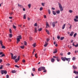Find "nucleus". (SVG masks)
I'll use <instances>...</instances> for the list:
<instances>
[{"label":"nucleus","instance_id":"1","mask_svg":"<svg viewBox=\"0 0 78 78\" xmlns=\"http://www.w3.org/2000/svg\"><path fill=\"white\" fill-rule=\"evenodd\" d=\"M20 39H22V36H21V35H19L17 37V38H16L17 44H18V43H19V42H20Z\"/></svg>","mask_w":78,"mask_h":78},{"label":"nucleus","instance_id":"2","mask_svg":"<svg viewBox=\"0 0 78 78\" xmlns=\"http://www.w3.org/2000/svg\"><path fill=\"white\" fill-rule=\"evenodd\" d=\"M45 70V67L44 66L41 67L38 69V71H41L42 70Z\"/></svg>","mask_w":78,"mask_h":78},{"label":"nucleus","instance_id":"3","mask_svg":"<svg viewBox=\"0 0 78 78\" xmlns=\"http://www.w3.org/2000/svg\"><path fill=\"white\" fill-rule=\"evenodd\" d=\"M58 5L59 6V8L60 9L61 11H62L64 10V9H63V8H62V5H61V4H60L59 3H58Z\"/></svg>","mask_w":78,"mask_h":78},{"label":"nucleus","instance_id":"4","mask_svg":"<svg viewBox=\"0 0 78 78\" xmlns=\"http://www.w3.org/2000/svg\"><path fill=\"white\" fill-rule=\"evenodd\" d=\"M1 73L2 75H3L4 73L5 74H6L7 73V71L6 70H1Z\"/></svg>","mask_w":78,"mask_h":78},{"label":"nucleus","instance_id":"5","mask_svg":"<svg viewBox=\"0 0 78 78\" xmlns=\"http://www.w3.org/2000/svg\"><path fill=\"white\" fill-rule=\"evenodd\" d=\"M20 59V56H19L17 59H16L15 60V62H18V61H19Z\"/></svg>","mask_w":78,"mask_h":78},{"label":"nucleus","instance_id":"6","mask_svg":"<svg viewBox=\"0 0 78 78\" xmlns=\"http://www.w3.org/2000/svg\"><path fill=\"white\" fill-rule=\"evenodd\" d=\"M57 23V21H56V22H53L52 23V27H55V24Z\"/></svg>","mask_w":78,"mask_h":78},{"label":"nucleus","instance_id":"7","mask_svg":"<svg viewBox=\"0 0 78 78\" xmlns=\"http://www.w3.org/2000/svg\"><path fill=\"white\" fill-rule=\"evenodd\" d=\"M64 58H65V60L66 61H68V62H69L70 61V58H67L66 57H64Z\"/></svg>","mask_w":78,"mask_h":78},{"label":"nucleus","instance_id":"8","mask_svg":"<svg viewBox=\"0 0 78 78\" xmlns=\"http://www.w3.org/2000/svg\"><path fill=\"white\" fill-rule=\"evenodd\" d=\"M61 59L62 60V61H66V58H65L62 57L61 58Z\"/></svg>","mask_w":78,"mask_h":78},{"label":"nucleus","instance_id":"9","mask_svg":"<svg viewBox=\"0 0 78 78\" xmlns=\"http://www.w3.org/2000/svg\"><path fill=\"white\" fill-rule=\"evenodd\" d=\"M74 34V32H71V33L69 34V36H73V34Z\"/></svg>","mask_w":78,"mask_h":78},{"label":"nucleus","instance_id":"10","mask_svg":"<svg viewBox=\"0 0 78 78\" xmlns=\"http://www.w3.org/2000/svg\"><path fill=\"white\" fill-rule=\"evenodd\" d=\"M73 73H75L76 75H78V72L76 71L75 70L74 71Z\"/></svg>","mask_w":78,"mask_h":78},{"label":"nucleus","instance_id":"11","mask_svg":"<svg viewBox=\"0 0 78 78\" xmlns=\"http://www.w3.org/2000/svg\"><path fill=\"white\" fill-rule=\"evenodd\" d=\"M73 68L74 70H75V69H77V67L73 65Z\"/></svg>","mask_w":78,"mask_h":78},{"label":"nucleus","instance_id":"12","mask_svg":"<svg viewBox=\"0 0 78 78\" xmlns=\"http://www.w3.org/2000/svg\"><path fill=\"white\" fill-rule=\"evenodd\" d=\"M10 55H11V59H13V57H14V55H13V54L12 53H10Z\"/></svg>","mask_w":78,"mask_h":78},{"label":"nucleus","instance_id":"13","mask_svg":"<svg viewBox=\"0 0 78 78\" xmlns=\"http://www.w3.org/2000/svg\"><path fill=\"white\" fill-rule=\"evenodd\" d=\"M45 44L44 45V46L45 47H46L48 45V43H47V42H45Z\"/></svg>","mask_w":78,"mask_h":78},{"label":"nucleus","instance_id":"14","mask_svg":"<svg viewBox=\"0 0 78 78\" xmlns=\"http://www.w3.org/2000/svg\"><path fill=\"white\" fill-rule=\"evenodd\" d=\"M56 59L58 62H59L60 61V58H59V57H58V58H57Z\"/></svg>","mask_w":78,"mask_h":78},{"label":"nucleus","instance_id":"15","mask_svg":"<svg viewBox=\"0 0 78 78\" xmlns=\"http://www.w3.org/2000/svg\"><path fill=\"white\" fill-rule=\"evenodd\" d=\"M66 27V24H64L62 27V30H64V28H65V27Z\"/></svg>","mask_w":78,"mask_h":78},{"label":"nucleus","instance_id":"16","mask_svg":"<svg viewBox=\"0 0 78 78\" xmlns=\"http://www.w3.org/2000/svg\"><path fill=\"white\" fill-rule=\"evenodd\" d=\"M45 31H46V32L48 34H50V33L49 32V31L48 30H46Z\"/></svg>","mask_w":78,"mask_h":78},{"label":"nucleus","instance_id":"17","mask_svg":"<svg viewBox=\"0 0 78 78\" xmlns=\"http://www.w3.org/2000/svg\"><path fill=\"white\" fill-rule=\"evenodd\" d=\"M51 61L52 62H54V61H55V59L53 58H52L51 59Z\"/></svg>","mask_w":78,"mask_h":78},{"label":"nucleus","instance_id":"18","mask_svg":"<svg viewBox=\"0 0 78 78\" xmlns=\"http://www.w3.org/2000/svg\"><path fill=\"white\" fill-rule=\"evenodd\" d=\"M56 12L57 14H59L60 13V10H58V11H56Z\"/></svg>","mask_w":78,"mask_h":78},{"label":"nucleus","instance_id":"19","mask_svg":"<svg viewBox=\"0 0 78 78\" xmlns=\"http://www.w3.org/2000/svg\"><path fill=\"white\" fill-rule=\"evenodd\" d=\"M27 16V15L25 14L24 15H23V19H26V17Z\"/></svg>","mask_w":78,"mask_h":78},{"label":"nucleus","instance_id":"20","mask_svg":"<svg viewBox=\"0 0 78 78\" xmlns=\"http://www.w3.org/2000/svg\"><path fill=\"white\" fill-rule=\"evenodd\" d=\"M18 6H19V7L22 8V5H20L19 4H18Z\"/></svg>","mask_w":78,"mask_h":78},{"label":"nucleus","instance_id":"21","mask_svg":"<svg viewBox=\"0 0 78 78\" xmlns=\"http://www.w3.org/2000/svg\"><path fill=\"white\" fill-rule=\"evenodd\" d=\"M0 44L1 45H3V42L1 40L0 41Z\"/></svg>","mask_w":78,"mask_h":78},{"label":"nucleus","instance_id":"22","mask_svg":"<svg viewBox=\"0 0 78 78\" xmlns=\"http://www.w3.org/2000/svg\"><path fill=\"white\" fill-rule=\"evenodd\" d=\"M31 5L30 4H29L28 5L29 8H31Z\"/></svg>","mask_w":78,"mask_h":78},{"label":"nucleus","instance_id":"23","mask_svg":"<svg viewBox=\"0 0 78 78\" xmlns=\"http://www.w3.org/2000/svg\"><path fill=\"white\" fill-rule=\"evenodd\" d=\"M64 39V37H61L60 38V40H61V41H62V40H63Z\"/></svg>","mask_w":78,"mask_h":78},{"label":"nucleus","instance_id":"24","mask_svg":"<svg viewBox=\"0 0 78 78\" xmlns=\"http://www.w3.org/2000/svg\"><path fill=\"white\" fill-rule=\"evenodd\" d=\"M35 30H34V32L35 33H37V29H36V28H35Z\"/></svg>","mask_w":78,"mask_h":78},{"label":"nucleus","instance_id":"25","mask_svg":"<svg viewBox=\"0 0 78 78\" xmlns=\"http://www.w3.org/2000/svg\"><path fill=\"white\" fill-rule=\"evenodd\" d=\"M77 35V34L76 33H75L73 35V37H76V36Z\"/></svg>","mask_w":78,"mask_h":78},{"label":"nucleus","instance_id":"26","mask_svg":"<svg viewBox=\"0 0 78 78\" xmlns=\"http://www.w3.org/2000/svg\"><path fill=\"white\" fill-rule=\"evenodd\" d=\"M46 23L47 27H49V25L48 24V22H46Z\"/></svg>","mask_w":78,"mask_h":78},{"label":"nucleus","instance_id":"27","mask_svg":"<svg viewBox=\"0 0 78 78\" xmlns=\"http://www.w3.org/2000/svg\"><path fill=\"white\" fill-rule=\"evenodd\" d=\"M57 50H56V49H55V51L53 52V53H57Z\"/></svg>","mask_w":78,"mask_h":78},{"label":"nucleus","instance_id":"28","mask_svg":"<svg viewBox=\"0 0 78 78\" xmlns=\"http://www.w3.org/2000/svg\"><path fill=\"white\" fill-rule=\"evenodd\" d=\"M5 56V54H2V55L1 56H0V57H3V56Z\"/></svg>","mask_w":78,"mask_h":78},{"label":"nucleus","instance_id":"29","mask_svg":"<svg viewBox=\"0 0 78 78\" xmlns=\"http://www.w3.org/2000/svg\"><path fill=\"white\" fill-rule=\"evenodd\" d=\"M20 48H22V49H23V48H25V46H20Z\"/></svg>","mask_w":78,"mask_h":78},{"label":"nucleus","instance_id":"30","mask_svg":"<svg viewBox=\"0 0 78 78\" xmlns=\"http://www.w3.org/2000/svg\"><path fill=\"white\" fill-rule=\"evenodd\" d=\"M27 42L24 41V44L25 45L27 46Z\"/></svg>","mask_w":78,"mask_h":78},{"label":"nucleus","instance_id":"31","mask_svg":"<svg viewBox=\"0 0 78 78\" xmlns=\"http://www.w3.org/2000/svg\"><path fill=\"white\" fill-rule=\"evenodd\" d=\"M17 58V56H14L13 57V59H14V60L16 58Z\"/></svg>","mask_w":78,"mask_h":78},{"label":"nucleus","instance_id":"32","mask_svg":"<svg viewBox=\"0 0 78 78\" xmlns=\"http://www.w3.org/2000/svg\"><path fill=\"white\" fill-rule=\"evenodd\" d=\"M74 21L75 22H78V20H77L76 19H74Z\"/></svg>","mask_w":78,"mask_h":78},{"label":"nucleus","instance_id":"33","mask_svg":"<svg viewBox=\"0 0 78 78\" xmlns=\"http://www.w3.org/2000/svg\"><path fill=\"white\" fill-rule=\"evenodd\" d=\"M16 72L15 70H12V73H16Z\"/></svg>","mask_w":78,"mask_h":78},{"label":"nucleus","instance_id":"34","mask_svg":"<svg viewBox=\"0 0 78 78\" xmlns=\"http://www.w3.org/2000/svg\"><path fill=\"white\" fill-rule=\"evenodd\" d=\"M48 12L49 14H50L51 13V11H50V9H48Z\"/></svg>","mask_w":78,"mask_h":78},{"label":"nucleus","instance_id":"35","mask_svg":"<svg viewBox=\"0 0 78 78\" xmlns=\"http://www.w3.org/2000/svg\"><path fill=\"white\" fill-rule=\"evenodd\" d=\"M1 46H2V48H5V47L4 46H3V45H1Z\"/></svg>","mask_w":78,"mask_h":78},{"label":"nucleus","instance_id":"36","mask_svg":"<svg viewBox=\"0 0 78 78\" xmlns=\"http://www.w3.org/2000/svg\"><path fill=\"white\" fill-rule=\"evenodd\" d=\"M13 27L14 29H16V27L14 26V25H13Z\"/></svg>","mask_w":78,"mask_h":78},{"label":"nucleus","instance_id":"37","mask_svg":"<svg viewBox=\"0 0 78 78\" xmlns=\"http://www.w3.org/2000/svg\"><path fill=\"white\" fill-rule=\"evenodd\" d=\"M3 65H1V67H0V69L1 70V69H3Z\"/></svg>","mask_w":78,"mask_h":78},{"label":"nucleus","instance_id":"38","mask_svg":"<svg viewBox=\"0 0 78 78\" xmlns=\"http://www.w3.org/2000/svg\"><path fill=\"white\" fill-rule=\"evenodd\" d=\"M53 14H54V15H56V12H55L53 11Z\"/></svg>","mask_w":78,"mask_h":78},{"label":"nucleus","instance_id":"39","mask_svg":"<svg viewBox=\"0 0 78 78\" xmlns=\"http://www.w3.org/2000/svg\"><path fill=\"white\" fill-rule=\"evenodd\" d=\"M44 4H45V3H41V5L43 6H45V5H44Z\"/></svg>","mask_w":78,"mask_h":78},{"label":"nucleus","instance_id":"40","mask_svg":"<svg viewBox=\"0 0 78 78\" xmlns=\"http://www.w3.org/2000/svg\"><path fill=\"white\" fill-rule=\"evenodd\" d=\"M38 31H42V28H41L40 29H38Z\"/></svg>","mask_w":78,"mask_h":78},{"label":"nucleus","instance_id":"41","mask_svg":"<svg viewBox=\"0 0 78 78\" xmlns=\"http://www.w3.org/2000/svg\"><path fill=\"white\" fill-rule=\"evenodd\" d=\"M33 46L34 47H36V43H34L33 45Z\"/></svg>","mask_w":78,"mask_h":78},{"label":"nucleus","instance_id":"42","mask_svg":"<svg viewBox=\"0 0 78 78\" xmlns=\"http://www.w3.org/2000/svg\"><path fill=\"white\" fill-rule=\"evenodd\" d=\"M15 67H17V68H19V66H18L17 65H15Z\"/></svg>","mask_w":78,"mask_h":78},{"label":"nucleus","instance_id":"43","mask_svg":"<svg viewBox=\"0 0 78 78\" xmlns=\"http://www.w3.org/2000/svg\"><path fill=\"white\" fill-rule=\"evenodd\" d=\"M76 58H75V57H73L72 58V60L73 61H75V59H76Z\"/></svg>","mask_w":78,"mask_h":78},{"label":"nucleus","instance_id":"44","mask_svg":"<svg viewBox=\"0 0 78 78\" xmlns=\"http://www.w3.org/2000/svg\"><path fill=\"white\" fill-rule=\"evenodd\" d=\"M22 62L23 63H25V60L23 59L22 60Z\"/></svg>","mask_w":78,"mask_h":78},{"label":"nucleus","instance_id":"45","mask_svg":"<svg viewBox=\"0 0 78 78\" xmlns=\"http://www.w3.org/2000/svg\"><path fill=\"white\" fill-rule=\"evenodd\" d=\"M57 39H60V36H57Z\"/></svg>","mask_w":78,"mask_h":78},{"label":"nucleus","instance_id":"46","mask_svg":"<svg viewBox=\"0 0 78 78\" xmlns=\"http://www.w3.org/2000/svg\"><path fill=\"white\" fill-rule=\"evenodd\" d=\"M69 12L70 13H72V12H73V11L71 10H70L69 11Z\"/></svg>","mask_w":78,"mask_h":78},{"label":"nucleus","instance_id":"47","mask_svg":"<svg viewBox=\"0 0 78 78\" xmlns=\"http://www.w3.org/2000/svg\"><path fill=\"white\" fill-rule=\"evenodd\" d=\"M43 9V8L42 7H41L40 9V11H42Z\"/></svg>","mask_w":78,"mask_h":78},{"label":"nucleus","instance_id":"48","mask_svg":"<svg viewBox=\"0 0 78 78\" xmlns=\"http://www.w3.org/2000/svg\"><path fill=\"white\" fill-rule=\"evenodd\" d=\"M32 70L33 72H35V68H33Z\"/></svg>","mask_w":78,"mask_h":78},{"label":"nucleus","instance_id":"49","mask_svg":"<svg viewBox=\"0 0 78 78\" xmlns=\"http://www.w3.org/2000/svg\"><path fill=\"white\" fill-rule=\"evenodd\" d=\"M35 56L36 58H37V53H36L35 55Z\"/></svg>","mask_w":78,"mask_h":78},{"label":"nucleus","instance_id":"50","mask_svg":"<svg viewBox=\"0 0 78 78\" xmlns=\"http://www.w3.org/2000/svg\"><path fill=\"white\" fill-rule=\"evenodd\" d=\"M47 42H48L50 41V39H48V38H47L46 39Z\"/></svg>","mask_w":78,"mask_h":78},{"label":"nucleus","instance_id":"51","mask_svg":"<svg viewBox=\"0 0 78 78\" xmlns=\"http://www.w3.org/2000/svg\"><path fill=\"white\" fill-rule=\"evenodd\" d=\"M58 56H57V57H56V56H54L53 57V58H56L57 59V58H58Z\"/></svg>","mask_w":78,"mask_h":78},{"label":"nucleus","instance_id":"52","mask_svg":"<svg viewBox=\"0 0 78 78\" xmlns=\"http://www.w3.org/2000/svg\"><path fill=\"white\" fill-rule=\"evenodd\" d=\"M10 36V37H12V34H9Z\"/></svg>","mask_w":78,"mask_h":78},{"label":"nucleus","instance_id":"53","mask_svg":"<svg viewBox=\"0 0 78 78\" xmlns=\"http://www.w3.org/2000/svg\"><path fill=\"white\" fill-rule=\"evenodd\" d=\"M75 18H76V19H78V16H76V17H75Z\"/></svg>","mask_w":78,"mask_h":78},{"label":"nucleus","instance_id":"54","mask_svg":"<svg viewBox=\"0 0 78 78\" xmlns=\"http://www.w3.org/2000/svg\"><path fill=\"white\" fill-rule=\"evenodd\" d=\"M9 75H6V78H9Z\"/></svg>","mask_w":78,"mask_h":78},{"label":"nucleus","instance_id":"55","mask_svg":"<svg viewBox=\"0 0 78 78\" xmlns=\"http://www.w3.org/2000/svg\"><path fill=\"white\" fill-rule=\"evenodd\" d=\"M70 55V52H69L68 53H67L68 55Z\"/></svg>","mask_w":78,"mask_h":78},{"label":"nucleus","instance_id":"56","mask_svg":"<svg viewBox=\"0 0 78 78\" xmlns=\"http://www.w3.org/2000/svg\"><path fill=\"white\" fill-rule=\"evenodd\" d=\"M10 65V64L9 63H8L7 64H6V66H9Z\"/></svg>","mask_w":78,"mask_h":78},{"label":"nucleus","instance_id":"57","mask_svg":"<svg viewBox=\"0 0 78 78\" xmlns=\"http://www.w3.org/2000/svg\"><path fill=\"white\" fill-rule=\"evenodd\" d=\"M2 54H3V52H0V55H2Z\"/></svg>","mask_w":78,"mask_h":78},{"label":"nucleus","instance_id":"58","mask_svg":"<svg viewBox=\"0 0 78 78\" xmlns=\"http://www.w3.org/2000/svg\"><path fill=\"white\" fill-rule=\"evenodd\" d=\"M30 40H32V37H30Z\"/></svg>","mask_w":78,"mask_h":78},{"label":"nucleus","instance_id":"59","mask_svg":"<svg viewBox=\"0 0 78 78\" xmlns=\"http://www.w3.org/2000/svg\"><path fill=\"white\" fill-rule=\"evenodd\" d=\"M34 26H35V27H37V23H35L34 25Z\"/></svg>","mask_w":78,"mask_h":78},{"label":"nucleus","instance_id":"60","mask_svg":"<svg viewBox=\"0 0 78 78\" xmlns=\"http://www.w3.org/2000/svg\"><path fill=\"white\" fill-rule=\"evenodd\" d=\"M60 55H61V56H62L63 55V53H62L61 52L60 54Z\"/></svg>","mask_w":78,"mask_h":78},{"label":"nucleus","instance_id":"61","mask_svg":"<svg viewBox=\"0 0 78 78\" xmlns=\"http://www.w3.org/2000/svg\"><path fill=\"white\" fill-rule=\"evenodd\" d=\"M2 61H3V60H2V59H1L0 60V63H1L2 62Z\"/></svg>","mask_w":78,"mask_h":78},{"label":"nucleus","instance_id":"62","mask_svg":"<svg viewBox=\"0 0 78 78\" xmlns=\"http://www.w3.org/2000/svg\"><path fill=\"white\" fill-rule=\"evenodd\" d=\"M43 72H44V73L47 72V70H44L43 71Z\"/></svg>","mask_w":78,"mask_h":78},{"label":"nucleus","instance_id":"63","mask_svg":"<svg viewBox=\"0 0 78 78\" xmlns=\"http://www.w3.org/2000/svg\"><path fill=\"white\" fill-rule=\"evenodd\" d=\"M9 32H10V33H11L12 30H11V29H9Z\"/></svg>","mask_w":78,"mask_h":78},{"label":"nucleus","instance_id":"64","mask_svg":"<svg viewBox=\"0 0 78 78\" xmlns=\"http://www.w3.org/2000/svg\"><path fill=\"white\" fill-rule=\"evenodd\" d=\"M75 78H78V76H76Z\"/></svg>","mask_w":78,"mask_h":78}]
</instances>
